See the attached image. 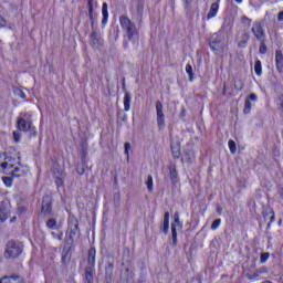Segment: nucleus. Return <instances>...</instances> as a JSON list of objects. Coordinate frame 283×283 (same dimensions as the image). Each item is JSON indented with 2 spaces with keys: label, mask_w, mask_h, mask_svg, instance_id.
<instances>
[{
  "label": "nucleus",
  "mask_w": 283,
  "mask_h": 283,
  "mask_svg": "<svg viewBox=\"0 0 283 283\" xmlns=\"http://www.w3.org/2000/svg\"><path fill=\"white\" fill-rule=\"evenodd\" d=\"M119 25L123 32H125V36L128 39V41L137 45L140 39V33L138 31V28H136V24L132 22V20L127 15H120Z\"/></svg>",
  "instance_id": "f257e3e1"
},
{
  "label": "nucleus",
  "mask_w": 283,
  "mask_h": 283,
  "mask_svg": "<svg viewBox=\"0 0 283 283\" xmlns=\"http://www.w3.org/2000/svg\"><path fill=\"white\" fill-rule=\"evenodd\" d=\"M17 127L19 132H24L25 134L29 133L30 138H34V136H36V127L32 125V113H20L17 120Z\"/></svg>",
  "instance_id": "f03ea898"
},
{
  "label": "nucleus",
  "mask_w": 283,
  "mask_h": 283,
  "mask_svg": "<svg viewBox=\"0 0 283 283\" xmlns=\"http://www.w3.org/2000/svg\"><path fill=\"white\" fill-rule=\"evenodd\" d=\"M81 230H78V220L76 217H69V230L66 232L65 242L69 244H74V239L80 238Z\"/></svg>",
  "instance_id": "7ed1b4c3"
},
{
  "label": "nucleus",
  "mask_w": 283,
  "mask_h": 283,
  "mask_svg": "<svg viewBox=\"0 0 283 283\" xmlns=\"http://www.w3.org/2000/svg\"><path fill=\"white\" fill-rule=\"evenodd\" d=\"M23 253V243L17 241H9L7 244V250L4 252V258H19Z\"/></svg>",
  "instance_id": "20e7f679"
},
{
  "label": "nucleus",
  "mask_w": 283,
  "mask_h": 283,
  "mask_svg": "<svg viewBox=\"0 0 283 283\" xmlns=\"http://www.w3.org/2000/svg\"><path fill=\"white\" fill-rule=\"evenodd\" d=\"M2 158H4V161H1L0 159V171H6L7 174H11V171L17 167L19 164V159L6 156V154L2 155Z\"/></svg>",
  "instance_id": "39448f33"
},
{
  "label": "nucleus",
  "mask_w": 283,
  "mask_h": 283,
  "mask_svg": "<svg viewBox=\"0 0 283 283\" xmlns=\"http://www.w3.org/2000/svg\"><path fill=\"white\" fill-rule=\"evenodd\" d=\"M251 32L256 41H262L266 39V31H264V24H262V22H254L252 24Z\"/></svg>",
  "instance_id": "423d86ee"
},
{
  "label": "nucleus",
  "mask_w": 283,
  "mask_h": 283,
  "mask_svg": "<svg viewBox=\"0 0 283 283\" xmlns=\"http://www.w3.org/2000/svg\"><path fill=\"white\" fill-rule=\"evenodd\" d=\"M174 223L171 224V235H172V247L178 244V232L176 229H182V223H180V214L175 212L174 214Z\"/></svg>",
  "instance_id": "0eeeda50"
},
{
  "label": "nucleus",
  "mask_w": 283,
  "mask_h": 283,
  "mask_svg": "<svg viewBox=\"0 0 283 283\" xmlns=\"http://www.w3.org/2000/svg\"><path fill=\"white\" fill-rule=\"evenodd\" d=\"M42 213L44 216H51L52 213V197L46 195L42 199Z\"/></svg>",
  "instance_id": "6e6552de"
},
{
  "label": "nucleus",
  "mask_w": 283,
  "mask_h": 283,
  "mask_svg": "<svg viewBox=\"0 0 283 283\" xmlns=\"http://www.w3.org/2000/svg\"><path fill=\"white\" fill-rule=\"evenodd\" d=\"M90 39H91V45L95 50H98V48L103 45V38H101V34H98L96 30L92 31Z\"/></svg>",
  "instance_id": "1a4fd4ad"
},
{
  "label": "nucleus",
  "mask_w": 283,
  "mask_h": 283,
  "mask_svg": "<svg viewBox=\"0 0 283 283\" xmlns=\"http://www.w3.org/2000/svg\"><path fill=\"white\" fill-rule=\"evenodd\" d=\"M28 174V167L22 166L20 161L15 165L14 169L11 170L9 176H13L14 178H21V176H25Z\"/></svg>",
  "instance_id": "9d476101"
},
{
  "label": "nucleus",
  "mask_w": 283,
  "mask_h": 283,
  "mask_svg": "<svg viewBox=\"0 0 283 283\" xmlns=\"http://www.w3.org/2000/svg\"><path fill=\"white\" fill-rule=\"evenodd\" d=\"M70 251H72V244L65 242L62 250V264H70V260H72Z\"/></svg>",
  "instance_id": "9b49d317"
},
{
  "label": "nucleus",
  "mask_w": 283,
  "mask_h": 283,
  "mask_svg": "<svg viewBox=\"0 0 283 283\" xmlns=\"http://www.w3.org/2000/svg\"><path fill=\"white\" fill-rule=\"evenodd\" d=\"M87 266L88 269H95L96 266V248H91L87 253Z\"/></svg>",
  "instance_id": "f8f14e48"
},
{
  "label": "nucleus",
  "mask_w": 283,
  "mask_h": 283,
  "mask_svg": "<svg viewBox=\"0 0 283 283\" xmlns=\"http://www.w3.org/2000/svg\"><path fill=\"white\" fill-rule=\"evenodd\" d=\"M10 218V209L6 203H0V222H6Z\"/></svg>",
  "instance_id": "ddd939ff"
},
{
  "label": "nucleus",
  "mask_w": 283,
  "mask_h": 283,
  "mask_svg": "<svg viewBox=\"0 0 283 283\" xmlns=\"http://www.w3.org/2000/svg\"><path fill=\"white\" fill-rule=\"evenodd\" d=\"M263 218L265 220V222H268V227H271V224H273V222H275V212L273 211V209H269L265 210L263 212Z\"/></svg>",
  "instance_id": "4468645a"
},
{
  "label": "nucleus",
  "mask_w": 283,
  "mask_h": 283,
  "mask_svg": "<svg viewBox=\"0 0 283 283\" xmlns=\"http://www.w3.org/2000/svg\"><path fill=\"white\" fill-rule=\"evenodd\" d=\"M275 65L277 72H283V54L281 50L275 51Z\"/></svg>",
  "instance_id": "2eb2a0df"
},
{
  "label": "nucleus",
  "mask_w": 283,
  "mask_h": 283,
  "mask_svg": "<svg viewBox=\"0 0 283 283\" xmlns=\"http://www.w3.org/2000/svg\"><path fill=\"white\" fill-rule=\"evenodd\" d=\"M145 7L143 6V2H138L136 7V12L133 11V19H136V21H143V10Z\"/></svg>",
  "instance_id": "dca6fc26"
},
{
  "label": "nucleus",
  "mask_w": 283,
  "mask_h": 283,
  "mask_svg": "<svg viewBox=\"0 0 283 283\" xmlns=\"http://www.w3.org/2000/svg\"><path fill=\"white\" fill-rule=\"evenodd\" d=\"M0 283H25V281L21 276H4Z\"/></svg>",
  "instance_id": "f3484780"
},
{
  "label": "nucleus",
  "mask_w": 283,
  "mask_h": 283,
  "mask_svg": "<svg viewBox=\"0 0 283 283\" xmlns=\"http://www.w3.org/2000/svg\"><path fill=\"white\" fill-rule=\"evenodd\" d=\"M218 10H220V4L218 2H213L210 7V11L207 14V19H213L218 14Z\"/></svg>",
  "instance_id": "a211bd4d"
},
{
  "label": "nucleus",
  "mask_w": 283,
  "mask_h": 283,
  "mask_svg": "<svg viewBox=\"0 0 283 283\" xmlns=\"http://www.w3.org/2000/svg\"><path fill=\"white\" fill-rule=\"evenodd\" d=\"M249 39H251V35H249L248 32H243L238 42V48H241V49L247 48V43H249Z\"/></svg>",
  "instance_id": "6ab92c4d"
},
{
  "label": "nucleus",
  "mask_w": 283,
  "mask_h": 283,
  "mask_svg": "<svg viewBox=\"0 0 283 283\" xmlns=\"http://www.w3.org/2000/svg\"><path fill=\"white\" fill-rule=\"evenodd\" d=\"M132 105V94L126 92L124 95V112H129Z\"/></svg>",
  "instance_id": "aec40b11"
},
{
  "label": "nucleus",
  "mask_w": 283,
  "mask_h": 283,
  "mask_svg": "<svg viewBox=\"0 0 283 283\" xmlns=\"http://www.w3.org/2000/svg\"><path fill=\"white\" fill-rule=\"evenodd\" d=\"M102 14H103L102 24L107 25V19H109V12L107 11V2H104L102 6Z\"/></svg>",
  "instance_id": "412c9836"
},
{
  "label": "nucleus",
  "mask_w": 283,
  "mask_h": 283,
  "mask_svg": "<svg viewBox=\"0 0 283 283\" xmlns=\"http://www.w3.org/2000/svg\"><path fill=\"white\" fill-rule=\"evenodd\" d=\"M171 153L174 158H180V144L179 143H171L170 144Z\"/></svg>",
  "instance_id": "4be33fe9"
},
{
  "label": "nucleus",
  "mask_w": 283,
  "mask_h": 283,
  "mask_svg": "<svg viewBox=\"0 0 283 283\" xmlns=\"http://www.w3.org/2000/svg\"><path fill=\"white\" fill-rule=\"evenodd\" d=\"M85 283H94V269L86 268V270H85Z\"/></svg>",
  "instance_id": "5701e85b"
},
{
  "label": "nucleus",
  "mask_w": 283,
  "mask_h": 283,
  "mask_svg": "<svg viewBox=\"0 0 283 283\" xmlns=\"http://www.w3.org/2000/svg\"><path fill=\"white\" fill-rule=\"evenodd\" d=\"M170 180L172 184L178 182V170H176V166L171 165L169 167Z\"/></svg>",
  "instance_id": "b1692460"
},
{
  "label": "nucleus",
  "mask_w": 283,
  "mask_h": 283,
  "mask_svg": "<svg viewBox=\"0 0 283 283\" xmlns=\"http://www.w3.org/2000/svg\"><path fill=\"white\" fill-rule=\"evenodd\" d=\"M181 160L182 163H193V160H196V157L193 156V153L186 151L184 153Z\"/></svg>",
  "instance_id": "393cba45"
},
{
  "label": "nucleus",
  "mask_w": 283,
  "mask_h": 283,
  "mask_svg": "<svg viewBox=\"0 0 283 283\" xmlns=\"http://www.w3.org/2000/svg\"><path fill=\"white\" fill-rule=\"evenodd\" d=\"M260 46H259V53L266 54L269 52V48L266 46V39L265 40H259Z\"/></svg>",
  "instance_id": "a878e982"
},
{
  "label": "nucleus",
  "mask_w": 283,
  "mask_h": 283,
  "mask_svg": "<svg viewBox=\"0 0 283 283\" xmlns=\"http://www.w3.org/2000/svg\"><path fill=\"white\" fill-rule=\"evenodd\" d=\"M46 228L51 229V230L57 229L59 223L56 222V219L51 218V219L46 220Z\"/></svg>",
  "instance_id": "bb28decb"
},
{
  "label": "nucleus",
  "mask_w": 283,
  "mask_h": 283,
  "mask_svg": "<svg viewBox=\"0 0 283 283\" xmlns=\"http://www.w3.org/2000/svg\"><path fill=\"white\" fill-rule=\"evenodd\" d=\"M254 72L256 76H262V61L256 60L254 64Z\"/></svg>",
  "instance_id": "cd10ccee"
},
{
  "label": "nucleus",
  "mask_w": 283,
  "mask_h": 283,
  "mask_svg": "<svg viewBox=\"0 0 283 283\" xmlns=\"http://www.w3.org/2000/svg\"><path fill=\"white\" fill-rule=\"evenodd\" d=\"M156 112H157V118L165 117V113L163 112V102L160 101L156 102Z\"/></svg>",
  "instance_id": "c85d7f7f"
},
{
  "label": "nucleus",
  "mask_w": 283,
  "mask_h": 283,
  "mask_svg": "<svg viewBox=\"0 0 283 283\" xmlns=\"http://www.w3.org/2000/svg\"><path fill=\"white\" fill-rule=\"evenodd\" d=\"M114 273V264L108 263V265L105 269V275L106 277H108L109 280H112V275Z\"/></svg>",
  "instance_id": "c756f323"
},
{
  "label": "nucleus",
  "mask_w": 283,
  "mask_h": 283,
  "mask_svg": "<svg viewBox=\"0 0 283 283\" xmlns=\"http://www.w3.org/2000/svg\"><path fill=\"white\" fill-rule=\"evenodd\" d=\"M146 187L148 191H154V177H151V175L147 177Z\"/></svg>",
  "instance_id": "7c9ffc66"
},
{
  "label": "nucleus",
  "mask_w": 283,
  "mask_h": 283,
  "mask_svg": "<svg viewBox=\"0 0 283 283\" xmlns=\"http://www.w3.org/2000/svg\"><path fill=\"white\" fill-rule=\"evenodd\" d=\"M57 176L55 177V185L56 187H63V172L57 171Z\"/></svg>",
  "instance_id": "2f4dec72"
},
{
  "label": "nucleus",
  "mask_w": 283,
  "mask_h": 283,
  "mask_svg": "<svg viewBox=\"0 0 283 283\" xmlns=\"http://www.w3.org/2000/svg\"><path fill=\"white\" fill-rule=\"evenodd\" d=\"M88 17L91 21L94 19V4L93 0H88Z\"/></svg>",
  "instance_id": "473e14b6"
},
{
  "label": "nucleus",
  "mask_w": 283,
  "mask_h": 283,
  "mask_svg": "<svg viewBox=\"0 0 283 283\" xmlns=\"http://www.w3.org/2000/svg\"><path fill=\"white\" fill-rule=\"evenodd\" d=\"M186 72L189 75V81H193V67L191 64L186 65Z\"/></svg>",
  "instance_id": "72a5a7b5"
},
{
  "label": "nucleus",
  "mask_w": 283,
  "mask_h": 283,
  "mask_svg": "<svg viewBox=\"0 0 283 283\" xmlns=\"http://www.w3.org/2000/svg\"><path fill=\"white\" fill-rule=\"evenodd\" d=\"M270 255L271 254L269 252L261 253V256H260L261 264H266V262L269 261Z\"/></svg>",
  "instance_id": "f704fd0d"
},
{
  "label": "nucleus",
  "mask_w": 283,
  "mask_h": 283,
  "mask_svg": "<svg viewBox=\"0 0 283 283\" xmlns=\"http://www.w3.org/2000/svg\"><path fill=\"white\" fill-rule=\"evenodd\" d=\"M251 107H252L251 101L250 99H245L243 113L244 114H251Z\"/></svg>",
  "instance_id": "c9c22d12"
},
{
  "label": "nucleus",
  "mask_w": 283,
  "mask_h": 283,
  "mask_svg": "<svg viewBox=\"0 0 283 283\" xmlns=\"http://www.w3.org/2000/svg\"><path fill=\"white\" fill-rule=\"evenodd\" d=\"M210 48L212 52H218V49L220 48V42L219 41H211L210 42Z\"/></svg>",
  "instance_id": "e433bc0d"
},
{
  "label": "nucleus",
  "mask_w": 283,
  "mask_h": 283,
  "mask_svg": "<svg viewBox=\"0 0 283 283\" xmlns=\"http://www.w3.org/2000/svg\"><path fill=\"white\" fill-rule=\"evenodd\" d=\"M228 146H229V149H230L231 154H235V151H238V148L235 146V142L229 140Z\"/></svg>",
  "instance_id": "4c0bfd02"
},
{
  "label": "nucleus",
  "mask_w": 283,
  "mask_h": 283,
  "mask_svg": "<svg viewBox=\"0 0 283 283\" xmlns=\"http://www.w3.org/2000/svg\"><path fill=\"white\" fill-rule=\"evenodd\" d=\"M222 220L220 219H216L212 224H211V230L216 231L217 229H219L220 224H221Z\"/></svg>",
  "instance_id": "58836bf2"
},
{
  "label": "nucleus",
  "mask_w": 283,
  "mask_h": 283,
  "mask_svg": "<svg viewBox=\"0 0 283 283\" xmlns=\"http://www.w3.org/2000/svg\"><path fill=\"white\" fill-rule=\"evenodd\" d=\"M157 125H158L159 129H165V116L157 117Z\"/></svg>",
  "instance_id": "ea45409f"
},
{
  "label": "nucleus",
  "mask_w": 283,
  "mask_h": 283,
  "mask_svg": "<svg viewBox=\"0 0 283 283\" xmlns=\"http://www.w3.org/2000/svg\"><path fill=\"white\" fill-rule=\"evenodd\" d=\"M52 238H54V240H63V231H60L59 233L56 232H51Z\"/></svg>",
  "instance_id": "a19ab883"
},
{
  "label": "nucleus",
  "mask_w": 283,
  "mask_h": 283,
  "mask_svg": "<svg viewBox=\"0 0 283 283\" xmlns=\"http://www.w3.org/2000/svg\"><path fill=\"white\" fill-rule=\"evenodd\" d=\"M2 181L4 182L6 187H10L12 185V177H2Z\"/></svg>",
  "instance_id": "79ce46f5"
},
{
  "label": "nucleus",
  "mask_w": 283,
  "mask_h": 283,
  "mask_svg": "<svg viewBox=\"0 0 283 283\" xmlns=\"http://www.w3.org/2000/svg\"><path fill=\"white\" fill-rule=\"evenodd\" d=\"M269 273V268L262 266L261 269L258 270V275H264Z\"/></svg>",
  "instance_id": "37998d69"
},
{
  "label": "nucleus",
  "mask_w": 283,
  "mask_h": 283,
  "mask_svg": "<svg viewBox=\"0 0 283 283\" xmlns=\"http://www.w3.org/2000/svg\"><path fill=\"white\" fill-rule=\"evenodd\" d=\"M13 139L15 143H19V140H21V134L19 132H13Z\"/></svg>",
  "instance_id": "c03bdc74"
},
{
  "label": "nucleus",
  "mask_w": 283,
  "mask_h": 283,
  "mask_svg": "<svg viewBox=\"0 0 283 283\" xmlns=\"http://www.w3.org/2000/svg\"><path fill=\"white\" fill-rule=\"evenodd\" d=\"M7 23L8 22L3 19V15L0 14V28H6Z\"/></svg>",
  "instance_id": "a18cd8bd"
},
{
  "label": "nucleus",
  "mask_w": 283,
  "mask_h": 283,
  "mask_svg": "<svg viewBox=\"0 0 283 283\" xmlns=\"http://www.w3.org/2000/svg\"><path fill=\"white\" fill-rule=\"evenodd\" d=\"M248 101H258V95L255 93L250 94V96L247 98Z\"/></svg>",
  "instance_id": "49530a36"
},
{
  "label": "nucleus",
  "mask_w": 283,
  "mask_h": 283,
  "mask_svg": "<svg viewBox=\"0 0 283 283\" xmlns=\"http://www.w3.org/2000/svg\"><path fill=\"white\" fill-rule=\"evenodd\" d=\"M129 149H132V145L129 143L125 144V154L129 156Z\"/></svg>",
  "instance_id": "de8ad7c7"
},
{
  "label": "nucleus",
  "mask_w": 283,
  "mask_h": 283,
  "mask_svg": "<svg viewBox=\"0 0 283 283\" xmlns=\"http://www.w3.org/2000/svg\"><path fill=\"white\" fill-rule=\"evenodd\" d=\"M186 10H189L191 8V0H184Z\"/></svg>",
  "instance_id": "09e8293b"
},
{
  "label": "nucleus",
  "mask_w": 283,
  "mask_h": 283,
  "mask_svg": "<svg viewBox=\"0 0 283 283\" xmlns=\"http://www.w3.org/2000/svg\"><path fill=\"white\" fill-rule=\"evenodd\" d=\"M164 223L169 224V212H165V214H164Z\"/></svg>",
  "instance_id": "8fccbe9b"
},
{
  "label": "nucleus",
  "mask_w": 283,
  "mask_h": 283,
  "mask_svg": "<svg viewBox=\"0 0 283 283\" xmlns=\"http://www.w3.org/2000/svg\"><path fill=\"white\" fill-rule=\"evenodd\" d=\"M163 232L165 234L169 233V223H164Z\"/></svg>",
  "instance_id": "3c124183"
},
{
  "label": "nucleus",
  "mask_w": 283,
  "mask_h": 283,
  "mask_svg": "<svg viewBox=\"0 0 283 283\" xmlns=\"http://www.w3.org/2000/svg\"><path fill=\"white\" fill-rule=\"evenodd\" d=\"M242 22L243 23H251V19L247 18V17H242Z\"/></svg>",
  "instance_id": "603ef678"
},
{
  "label": "nucleus",
  "mask_w": 283,
  "mask_h": 283,
  "mask_svg": "<svg viewBox=\"0 0 283 283\" xmlns=\"http://www.w3.org/2000/svg\"><path fill=\"white\" fill-rule=\"evenodd\" d=\"M123 48H124V50H127V48H129V42L124 41L123 42Z\"/></svg>",
  "instance_id": "864d4df0"
},
{
  "label": "nucleus",
  "mask_w": 283,
  "mask_h": 283,
  "mask_svg": "<svg viewBox=\"0 0 283 283\" xmlns=\"http://www.w3.org/2000/svg\"><path fill=\"white\" fill-rule=\"evenodd\" d=\"M19 96H20V98H27V95H25V93H23V91H20Z\"/></svg>",
  "instance_id": "5fc2aeb1"
},
{
  "label": "nucleus",
  "mask_w": 283,
  "mask_h": 283,
  "mask_svg": "<svg viewBox=\"0 0 283 283\" xmlns=\"http://www.w3.org/2000/svg\"><path fill=\"white\" fill-rule=\"evenodd\" d=\"M217 213H222V207L221 206H217Z\"/></svg>",
  "instance_id": "6e6d98bb"
},
{
  "label": "nucleus",
  "mask_w": 283,
  "mask_h": 283,
  "mask_svg": "<svg viewBox=\"0 0 283 283\" xmlns=\"http://www.w3.org/2000/svg\"><path fill=\"white\" fill-rule=\"evenodd\" d=\"M260 275L261 274H258V270L254 272V274H253V279H255V277H260Z\"/></svg>",
  "instance_id": "4d7b16f0"
},
{
  "label": "nucleus",
  "mask_w": 283,
  "mask_h": 283,
  "mask_svg": "<svg viewBox=\"0 0 283 283\" xmlns=\"http://www.w3.org/2000/svg\"><path fill=\"white\" fill-rule=\"evenodd\" d=\"M87 156V151L83 150V157L85 158Z\"/></svg>",
  "instance_id": "13d9d810"
},
{
  "label": "nucleus",
  "mask_w": 283,
  "mask_h": 283,
  "mask_svg": "<svg viewBox=\"0 0 283 283\" xmlns=\"http://www.w3.org/2000/svg\"><path fill=\"white\" fill-rule=\"evenodd\" d=\"M237 3H242V0H234Z\"/></svg>",
  "instance_id": "bf43d9fd"
},
{
  "label": "nucleus",
  "mask_w": 283,
  "mask_h": 283,
  "mask_svg": "<svg viewBox=\"0 0 283 283\" xmlns=\"http://www.w3.org/2000/svg\"><path fill=\"white\" fill-rule=\"evenodd\" d=\"M14 220H17V217H13V219H11V222H14Z\"/></svg>",
  "instance_id": "052dcab7"
},
{
  "label": "nucleus",
  "mask_w": 283,
  "mask_h": 283,
  "mask_svg": "<svg viewBox=\"0 0 283 283\" xmlns=\"http://www.w3.org/2000/svg\"><path fill=\"white\" fill-rule=\"evenodd\" d=\"M218 2H220V0H217Z\"/></svg>",
  "instance_id": "680f3d73"
}]
</instances>
